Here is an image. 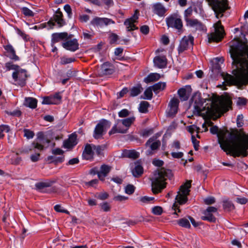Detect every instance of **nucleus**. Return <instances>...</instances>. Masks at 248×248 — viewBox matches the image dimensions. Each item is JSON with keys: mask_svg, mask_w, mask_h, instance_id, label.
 Listing matches in <instances>:
<instances>
[{"mask_svg": "<svg viewBox=\"0 0 248 248\" xmlns=\"http://www.w3.org/2000/svg\"><path fill=\"white\" fill-rule=\"evenodd\" d=\"M232 64L235 69L232 71L235 77L222 73L221 74L224 82L228 85H235L237 83L247 85L248 84V45L238 38L232 42L230 50Z\"/></svg>", "mask_w": 248, "mask_h": 248, "instance_id": "f257e3e1", "label": "nucleus"}, {"mask_svg": "<svg viewBox=\"0 0 248 248\" xmlns=\"http://www.w3.org/2000/svg\"><path fill=\"white\" fill-rule=\"evenodd\" d=\"M217 136L220 147L227 155H230L234 157L237 152L236 145L238 143L239 134L229 132L227 129L219 130Z\"/></svg>", "mask_w": 248, "mask_h": 248, "instance_id": "f03ea898", "label": "nucleus"}, {"mask_svg": "<svg viewBox=\"0 0 248 248\" xmlns=\"http://www.w3.org/2000/svg\"><path fill=\"white\" fill-rule=\"evenodd\" d=\"M173 176L171 170L164 168L158 169L154 172L152 181V190L154 194L160 193L166 187V181L170 179Z\"/></svg>", "mask_w": 248, "mask_h": 248, "instance_id": "7ed1b4c3", "label": "nucleus"}, {"mask_svg": "<svg viewBox=\"0 0 248 248\" xmlns=\"http://www.w3.org/2000/svg\"><path fill=\"white\" fill-rule=\"evenodd\" d=\"M214 11L217 18H221L224 13L230 8L227 0H206Z\"/></svg>", "mask_w": 248, "mask_h": 248, "instance_id": "20e7f679", "label": "nucleus"}, {"mask_svg": "<svg viewBox=\"0 0 248 248\" xmlns=\"http://www.w3.org/2000/svg\"><path fill=\"white\" fill-rule=\"evenodd\" d=\"M238 143L236 145L235 155L237 157H246L248 155V134H239Z\"/></svg>", "mask_w": 248, "mask_h": 248, "instance_id": "39448f33", "label": "nucleus"}, {"mask_svg": "<svg viewBox=\"0 0 248 248\" xmlns=\"http://www.w3.org/2000/svg\"><path fill=\"white\" fill-rule=\"evenodd\" d=\"M49 142V140L44 139V135L42 133H40L38 134L37 138L32 142L31 145L30 147L22 148L20 151V153L28 154L29 152L36 149L41 151L44 150V146L43 144L45 142L48 143Z\"/></svg>", "mask_w": 248, "mask_h": 248, "instance_id": "423d86ee", "label": "nucleus"}, {"mask_svg": "<svg viewBox=\"0 0 248 248\" xmlns=\"http://www.w3.org/2000/svg\"><path fill=\"white\" fill-rule=\"evenodd\" d=\"M191 180L187 181L186 183L181 186L179 191L177 192V195L175 200L179 204L182 205L186 203L187 200V196L190 191L189 188L191 186Z\"/></svg>", "mask_w": 248, "mask_h": 248, "instance_id": "0eeeda50", "label": "nucleus"}, {"mask_svg": "<svg viewBox=\"0 0 248 248\" xmlns=\"http://www.w3.org/2000/svg\"><path fill=\"white\" fill-rule=\"evenodd\" d=\"M232 102L231 98L228 95H226L222 97L218 103L217 102L213 103L212 107L217 111L225 113L229 111L230 109L232 108Z\"/></svg>", "mask_w": 248, "mask_h": 248, "instance_id": "6e6552de", "label": "nucleus"}, {"mask_svg": "<svg viewBox=\"0 0 248 248\" xmlns=\"http://www.w3.org/2000/svg\"><path fill=\"white\" fill-rule=\"evenodd\" d=\"M215 32L208 34L209 43L219 42L221 41L224 35V30L220 20L214 25Z\"/></svg>", "mask_w": 248, "mask_h": 248, "instance_id": "1a4fd4ad", "label": "nucleus"}, {"mask_svg": "<svg viewBox=\"0 0 248 248\" xmlns=\"http://www.w3.org/2000/svg\"><path fill=\"white\" fill-rule=\"evenodd\" d=\"M191 102L194 103L193 114L195 115L201 116L202 111L205 110V107L201 108L205 102L204 99L202 97L201 93L199 92L195 93L190 99V103Z\"/></svg>", "mask_w": 248, "mask_h": 248, "instance_id": "9d476101", "label": "nucleus"}, {"mask_svg": "<svg viewBox=\"0 0 248 248\" xmlns=\"http://www.w3.org/2000/svg\"><path fill=\"white\" fill-rule=\"evenodd\" d=\"M111 123L108 121L103 119L98 123L94 130L93 137L95 139L101 138L105 135L108 128L110 127Z\"/></svg>", "mask_w": 248, "mask_h": 248, "instance_id": "9b49d317", "label": "nucleus"}, {"mask_svg": "<svg viewBox=\"0 0 248 248\" xmlns=\"http://www.w3.org/2000/svg\"><path fill=\"white\" fill-rule=\"evenodd\" d=\"M166 24L168 28H172L180 32L183 28V22L180 16L177 14L170 15L166 19Z\"/></svg>", "mask_w": 248, "mask_h": 248, "instance_id": "f8f14e48", "label": "nucleus"}, {"mask_svg": "<svg viewBox=\"0 0 248 248\" xmlns=\"http://www.w3.org/2000/svg\"><path fill=\"white\" fill-rule=\"evenodd\" d=\"M135 117H129L123 120H119L121 122L123 125L126 127V128H121L119 126H117V124L114 125L110 131H109L108 134L109 135L114 134L116 133H126L128 128L135 121Z\"/></svg>", "mask_w": 248, "mask_h": 248, "instance_id": "ddd939ff", "label": "nucleus"}, {"mask_svg": "<svg viewBox=\"0 0 248 248\" xmlns=\"http://www.w3.org/2000/svg\"><path fill=\"white\" fill-rule=\"evenodd\" d=\"M27 71L19 67L16 71L12 74V78L15 81H18V84L21 86H24L28 78Z\"/></svg>", "mask_w": 248, "mask_h": 248, "instance_id": "4468645a", "label": "nucleus"}, {"mask_svg": "<svg viewBox=\"0 0 248 248\" xmlns=\"http://www.w3.org/2000/svg\"><path fill=\"white\" fill-rule=\"evenodd\" d=\"M194 44V37L189 35L188 36H185L181 40L178 47L179 54L182 53L187 50L189 47L192 46Z\"/></svg>", "mask_w": 248, "mask_h": 248, "instance_id": "2eb2a0df", "label": "nucleus"}, {"mask_svg": "<svg viewBox=\"0 0 248 248\" xmlns=\"http://www.w3.org/2000/svg\"><path fill=\"white\" fill-rule=\"evenodd\" d=\"M155 138L153 136L148 139L145 143L146 147L149 146L150 149L146 152V155H151L155 153V151L157 150L161 145V142L159 140L155 141Z\"/></svg>", "mask_w": 248, "mask_h": 248, "instance_id": "dca6fc26", "label": "nucleus"}, {"mask_svg": "<svg viewBox=\"0 0 248 248\" xmlns=\"http://www.w3.org/2000/svg\"><path fill=\"white\" fill-rule=\"evenodd\" d=\"M179 101L175 97L172 98L169 104V108L167 111V116L168 117H174L177 113Z\"/></svg>", "mask_w": 248, "mask_h": 248, "instance_id": "f3484780", "label": "nucleus"}, {"mask_svg": "<svg viewBox=\"0 0 248 248\" xmlns=\"http://www.w3.org/2000/svg\"><path fill=\"white\" fill-rule=\"evenodd\" d=\"M115 72L113 65L109 62H105L101 66L98 75L99 77L110 75Z\"/></svg>", "mask_w": 248, "mask_h": 248, "instance_id": "a211bd4d", "label": "nucleus"}, {"mask_svg": "<svg viewBox=\"0 0 248 248\" xmlns=\"http://www.w3.org/2000/svg\"><path fill=\"white\" fill-rule=\"evenodd\" d=\"M65 41L62 43V46L64 48L72 52H75L79 49V44L77 39Z\"/></svg>", "mask_w": 248, "mask_h": 248, "instance_id": "6ab92c4d", "label": "nucleus"}, {"mask_svg": "<svg viewBox=\"0 0 248 248\" xmlns=\"http://www.w3.org/2000/svg\"><path fill=\"white\" fill-rule=\"evenodd\" d=\"M115 22L112 19L106 17H95L91 21V24L94 26H102L104 25L107 26L110 24H114Z\"/></svg>", "mask_w": 248, "mask_h": 248, "instance_id": "aec40b11", "label": "nucleus"}, {"mask_svg": "<svg viewBox=\"0 0 248 248\" xmlns=\"http://www.w3.org/2000/svg\"><path fill=\"white\" fill-rule=\"evenodd\" d=\"M77 135L75 133L71 134L68 139L64 140L63 143V147L66 149H72L77 144Z\"/></svg>", "mask_w": 248, "mask_h": 248, "instance_id": "412c9836", "label": "nucleus"}, {"mask_svg": "<svg viewBox=\"0 0 248 248\" xmlns=\"http://www.w3.org/2000/svg\"><path fill=\"white\" fill-rule=\"evenodd\" d=\"M187 26L195 28L196 30L202 31L206 30L205 26L203 24L197 19H191L188 20L186 23Z\"/></svg>", "mask_w": 248, "mask_h": 248, "instance_id": "4be33fe9", "label": "nucleus"}, {"mask_svg": "<svg viewBox=\"0 0 248 248\" xmlns=\"http://www.w3.org/2000/svg\"><path fill=\"white\" fill-rule=\"evenodd\" d=\"M154 63L155 67L164 68L167 65V59L165 56H157L154 59Z\"/></svg>", "mask_w": 248, "mask_h": 248, "instance_id": "5701e85b", "label": "nucleus"}, {"mask_svg": "<svg viewBox=\"0 0 248 248\" xmlns=\"http://www.w3.org/2000/svg\"><path fill=\"white\" fill-rule=\"evenodd\" d=\"M68 36V33L66 32L60 33H54L52 34L51 46L53 47L54 45L61 40H65V38Z\"/></svg>", "mask_w": 248, "mask_h": 248, "instance_id": "b1692460", "label": "nucleus"}, {"mask_svg": "<svg viewBox=\"0 0 248 248\" xmlns=\"http://www.w3.org/2000/svg\"><path fill=\"white\" fill-rule=\"evenodd\" d=\"M153 12L159 16H163L166 12L165 7L160 3L154 4L153 6Z\"/></svg>", "mask_w": 248, "mask_h": 248, "instance_id": "393cba45", "label": "nucleus"}, {"mask_svg": "<svg viewBox=\"0 0 248 248\" xmlns=\"http://www.w3.org/2000/svg\"><path fill=\"white\" fill-rule=\"evenodd\" d=\"M93 147L90 144H87L85 145L84 150L82 153V157L86 160H90L93 158Z\"/></svg>", "mask_w": 248, "mask_h": 248, "instance_id": "a878e982", "label": "nucleus"}, {"mask_svg": "<svg viewBox=\"0 0 248 248\" xmlns=\"http://www.w3.org/2000/svg\"><path fill=\"white\" fill-rule=\"evenodd\" d=\"M55 22L57 23L59 27H62L65 24V22L63 19V15L62 12L58 9L54 15L53 17Z\"/></svg>", "mask_w": 248, "mask_h": 248, "instance_id": "bb28decb", "label": "nucleus"}, {"mask_svg": "<svg viewBox=\"0 0 248 248\" xmlns=\"http://www.w3.org/2000/svg\"><path fill=\"white\" fill-rule=\"evenodd\" d=\"M135 166L132 170V173L134 177L135 178L140 177L143 173V168L140 164L139 161L135 163Z\"/></svg>", "mask_w": 248, "mask_h": 248, "instance_id": "cd10ccee", "label": "nucleus"}, {"mask_svg": "<svg viewBox=\"0 0 248 248\" xmlns=\"http://www.w3.org/2000/svg\"><path fill=\"white\" fill-rule=\"evenodd\" d=\"M3 47L7 52L9 54L8 56L11 59L15 61H18L19 60V57L16 55V51L11 45L8 44L4 46Z\"/></svg>", "mask_w": 248, "mask_h": 248, "instance_id": "c85d7f7f", "label": "nucleus"}, {"mask_svg": "<svg viewBox=\"0 0 248 248\" xmlns=\"http://www.w3.org/2000/svg\"><path fill=\"white\" fill-rule=\"evenodd\" d=\"M137 19L133 18V17H130L126 19L124 22V24L126 26L127 31H130L137 30L138 28L134 24V23L137 22Z\"/></svg>", "mask_w": 248, "mask_h": 248, "instance_id": "c756f323", "label": "nucleus"}, {"mask_svg": "<svg viewBox=\"0 0 248 248\" xmlns=\"http://www.w3.org/2000/svg\"><path fill=\"white\" fill-rule=\"evenodd\" d=\"M122 155L124 157L135 159L139 158L140 154L135 150H125L123 151Z\"/></svg>", "mask_w": 248, "mask_h": 248, "instance_id": "7c9ffc66", "label": "nucleus"}, {"mask_svg": "<svg viewBox=\"0 0 248 248\" xmlns=\"http://www.w3.org/2000/svg\"><path fill=\"white\" fill-rule=\"evenodd\" d=\"M37 100L33 97H26L25 98V102L24 105L32 109L35 108L37 107Z\"/></svg>", "mask_w": 248, "mask_h": 248, "instance_id": "2f4dec72", "label": "nucleus"}, {"mask_svg": "<svg viewBox=\"0 0 248 248\" xmlns=\"http://www.w3.org/2000/svg\"><path fill=\"white\" fill-rule=\"evenodd\" d=\"M47 160L49 161V163H54L57 165L58 163H62L64 160V156H56L53 155L48 156L47 157Z\"/></svg>", "mask_w": 248, "mask_h": 248, "instance_id": "473e14b6", "label": "nucleus"}, {"mask_svg": "<svg viewBox=\"0 0 248 248\" xmlns=\"http://www.w3.org/2000/svg\"><path fill=\"white\" fill-rule=\"evenodd\" d=\"M161 77L158 73H150L147 77L144 78V82L149 83L152 82L157 81Z\"/></svg>", "mask_w": 248, "mask_h": 248, "instance_id": "72a5a7b5", "label": "nucleus"}, {"mask_svg": "<svg viewBox=\"0 0 248 248\" xmlns=\"http://www.w3.org/2000/svg\"><path fill=\"white\" fill-rule=\"evenodd\" d=\"M143 88L140 84L133 87L130 91V96L132 97L136 96L140 94Z\"/></svg>", "mask_w": 248, "mask_h": 248, "instance_id": "f704fd0d", "label": "nucleus"}, {"mask_svg": "<svg viewBox=\"0 0 248 248\" xmlns=\"http://www.w3.org/2000/svg\"><path fill=\"white\" fill-rule=\"evenodd\" d=\"M150 107V104L147 101H142L140 102L139 107V111L140 113H146L148 112V108Z\"/></svg>", "mask_w": 248, "mask_h": 248, "instance_id": "c9c22d12", "label": "nucleus"}, {"mask_svg": "<svg viewBox=\"0 0 248 248\" xmlns=\"http://www.w3.org/2000/svg\"><path fill=\"white\" fill-rule=\"evenodd\" d=\"M177 223L180 226L184 228L190 229L191 227V225L188 217L187 218L186 217H184L179 219L177 220Z\"/></svg>", "mask_w": 248, "mask_h": 248, "instance_id": "e433bc0d", "label": "nucleus"}, {"mask_svg": "<svg viewBox=\"0 0 248 248\" xmlns=\"http://www.w3.org/2000/svg\"><path fill=\"white\" fill-rule=\"evenodd\" d=\"M166 86L165 82H159L151 86V87L154 92H156L158 91L163 90L165 88Z\"/></svg>", "mask_w": 248, "mask_h": 248, "instance_id": "4c0bfd02", "label": "nucleus"}, {"mask_svg": "<svg viewBox=\"0 0 248 248\" xmlns=\"http://www.w3.org/2000/svg\"><path fill=\"white\" fill-rule=\"evenodd\" d=\"M223 203V208L227 211H231L235 208L234 204L229 200H224Z\"/></svg>", "mask_w": 248, "mask_h": 248, "instance_id": "58836bf2", "label": "nucleus"}, {"mask_svg": "<svg viewBox=\"0 0 248 248\" xmlns=\"http://www.w3.org/2000/svg\"><path fill=\"white\" fill-rule=\"evenodd\" d=\"M178 94L181 101H186L188 98V94L185 88H181L178 91Z\"/></svg>", "mask_w": 248, "mask_h": 248, "instance_id": "ea45409f", "label": "nucleus"}, {"mask_svg": "<svg viewBox=\"0 0 248 248\" xmlns=\"http://www.w3.org/2000/svg\"><path fill=\"white\" fill-rule=\"evenodd\" d=\"M204 215V216L202 217V219L203 220H207L210 222H215L216 221V218L212 214H209L208 213L203 212Z\"/></svg>", "mask_w": 248, "mask_h": 248, "instance_id": "a19ab883", "label": "nucleus"}, {"mask_svg": "<svg viewBox=\"0 0 248 248\" xmlns=\"http://www.w3.org/2000/svg\"><path fill=\"white\" fill-rule=\"evenodd\" d=\"M51 184V182H39L35 184V186L37 189L42 190L45 187H50Z\"/></svg>", "mask_w": 248, "mask_h": 248, "instance_id": "79ce46f5", "label": "nucleus"}, {"mask_svg": "<svg viewBox=\"0 0 248 248\" xmlns=\"http://www.w3.org/2000/svg\"><path fill=\"white\" fill-rule=\"evenodd\" d=\"M152 89L151 87L147 88L144 92V97L143 98L145 99L151 100L153 97Z\"/></svg>", "mask_w": 248, "mask_h": 248, "instance_id": "37998d69", "label": "nucleus"}, {"mask_svg": "<svg viewBox=\"0 0 248 248\" xmlns=\"http://www.w3.org/2000/svg\"><path fill=\"white\" fill-rule=\"evenodd\" d=\"M111 170V167L108 165L103 164L100 167V171L99 172L101 174H104L105 176H107Z\"/></svg>", "mask_w": 248, "mask_h": 248, "instance_id": "c03bdc74", "label": "nucleus"}, {"mask_svg": "<svg viewBox=\"0 0 248 248\" xmlns=\"http://www.w3.org/2000/svg\"><path fill=\"white\" fill-rule=\"evenodd\" d=\"M212 72L216 75L219 74L221 75L222 73H221L220 65L218 63L214 64L212 68Z\"/></svg>", "mask_w": 248, "mask_h": 248, "instance_id": "a18cd8bd", "label": "nucleus"}, {"mask_svg": "<svg viewBox=\"0 0 248 248\" xmlns=\"http://www.w3.org/2000/svg\"><path fill=\"white\" fill-rule=\"evenodd\" d=\"M76 61L74 58H67L65 56H63L61 58V64L64 65L68 63L74 62Z\"/></svg>", "mask_w": 248, "mask_h": 248, "instance_id": "49530a36", "label": "nucleus"}, {"mask_svg": "<svg viewBox=\"0 0 248 248\" xmlns=\"http://www.w3.org/2000/svg\"><path fill=\"white\" fill-rule=\"evenodd\" d=\"M153 132V128L144 129L141 131L140 135L144 138H146L152 134Z\"/></svg>", "mask_w": 248, "mask_h": 248, "instance_id": "de8ad7c7", "label": "nucleus"}, {"mask_svg": "<svg viewBox=\"0 0 248 248\" xmlns=\"http://www.w3.org/2000/svg\"><path fill=\"white\" fill-rule=\"evenodd\" d=\"M192 13V9L191 7H189L185 11L184 18L186 22V23L188 20H191L192 18H190Z\"/></svg>", "mask_w": 248, "mask_h": 248, "instance_id": "09e8293b", "label": "nucleus"}, {"mask_svg": "<svg viewBox=\"0 0 248 248\" xmlns=\"http://www.w3.org/2000/svg\"><path fill=\"white\" fill-rule=\"evenodd\" d=\"M248 103V100L244 97H239L237 98L236 105L238 107H243L246 106Z\"/></svg>", "mask_w": 248, "mask_h": 248, "instance_id": "8fccbe9b", "label": "nucleus"}, {"mask_svg": "<svg viewBox=\"0 0 248 248\" xmlns=\"http://www.w3.org/2000/svg\"><path fill=\"white\" fill-rule=\"evenodd\" d=\"M5 67L7 70H15L16 71L19 69V66L16 64H13L12 62H8L5 63Z\"/></svg>", "mask_w": 248, "mask_h": 248, "instance_id": "3c124183", "label": "nucleus"}, {"mask_svg": "<svg viewBox=\"0 0 248 248\" xmlns=\"http://www.w3.org/2000/svg\"><path fill=\"white\" fill-rule=\"evenodd\" d=\"M135 187L131 184L127 185L125 188V192L128 194L131 195L135 192Z\"/></svg>", "mask_w": 248, "mask_h": 248, "instance_id": "603ef678", "label": "nucleus"}, {"mask_svg": "<svg viewBox=\"0 0 248 248\" xmlns=\"http://www.w3.org/2000/svg\"><path fill=\"white\" fill-rule=\"evenodd\" d=\"M21 11L23 13V14L26 16L30 17L34 16L33 12L27 7H24L22 8Z\"/></svg>", "mask_w": 248, "mask_h": 248, "instance_id": "864d4df0", "label": "nucleus"}, {"mask_svg": "<svg viewBox=\"0 0 248 248\" xmlns=\"http://www.w3.org/2000/svg\"><path fill=\"white\" fill-rule=\"evenodd\" d=\"M53 98L51 96H46L44 97L42 101L43 104H57L56 101H53Z\"/></svg>", "mask_w": 248, "mask_h": 248, "instance_id": "5fc2aeb1", "label": "nucleus"}, {"mask_svg": "<svg viewBox=\"0 0 248 248\" xmlns=\"http://www.w3.org/2000/svg\"><path fill=\"white\" fill-rule=\"evenodd\" d=\"M23 132L24 133V137H26L28 139H32L34 136V132L30 129H24Z\"/></svg>", "mask_w": 248, "mask_h": 248, "instance_id": "6e6d98bb", "label": "nucleus"}, {"mask_svg": "<svg viewBox=\"0 0 248 248\" xmlns=\"http://www.w3.org/2000/svg\"><path fill=\"white\" fill-rule=\"evenodd\" d=\"M101 209L104 212H108L110 210V206L107 202H104L99 204Z\"/></svg>", "mask_w": 248, "mask_h": 248, "instance_id": "4d7b16f0", "label": "nucleus"}, {"mask_svg": "<svg viewBox=\"0 0 248 248\" xmlns=\"http://www.w3.org/2000/svg\"><path fill=\"white\" fill-rule=\"evenodd\" d=\"M152 211L155 215H161L163 212V208L158 206H155L152 208Z\"/></svg>", "mask_w": 248, "mask_h": 248, "instance_id": "13d9d810", "label": "nucleus"}, {"mask_svg": "<svg viewBox=\"0 0 248 248\" xmlns=\"http://www.w3.org/2000/svg\"><path fill=\"white\" fill-rule=\"evenodd\" d=\"M5 113L7 114L8 115L18 117H20L22 114L21 111L19 109H16L14 110L13 111H5Z\"/></svg>", "mask_w": 248, "mask_h": 248, "instance_id": "bf43d9fd", "label": "nucleus"}, {"mask_svg": "<svg viewBox=\"0 0 248 248\" xmlns=\"http://www.w3.org/2000/svg\"><path fill=\"white\" fill-rule=\"evenodd\" d=\"M237 126L240 128L243 126L244 124L243 123V116L242 114L238 115L237 117L236 120Z\"/></svg>", "mask_w": 248, "mask_h": 248, "instance_id": "052dcab7", "label": "nucleus"}, {"mask_svg": "<svg viewBox=\"0 0 248 248\" xmlns=\"http://www.w3.org/2000/svg\"><path fill=\"white\" fill-rule=\"evenodd\" d=\"M155 198L154 197H149L148 196L141 197L140 198V201L143 203H150L152 201H154Z\"/></svg>", "mask_w": 248, "mask_h": 248, "instance_id": "680f3d73", "label": "nucleus"}, {"mask_svg": "<svg viewBox=\"0 0 248 248\" xmlns=\"http://www.w3.org/2000/svg\"><path fill=\"white\" fill-rule=\"evenodd\" d=\"M61 208H62L61 206L59 204H57L54 207V209L56 212H60V213H65L68 215L70 213L68 211H67V210H65V209H62Z\"/></svg>", "mask_w": 248, "mask_h": 248, "instance_id": "e2e57ef3", "label": "nucleus"}, {"mask_svg": "<svg viewBox=\"0 0 248 248\" xmlns=\"http://www.w3.org/2000/svg\"><path fill=\"white\" fill-rule=\"evenodd\" d=\"M191 140L194 146V149L196 151H198L199 150V141L197 140L195 136L193 135H192L191 136Z\"/></svg>", "mask_w": 248, "mask_h": 248, "instance_id": "0e129e2a", "label": "nucleus"}, {"mask_svg": "<svg viewBox=\"0 0 248 248\" xmlns=\"http://www.w3.org/2000/svg\"><path fill=\"white\" fill-rule=\"evenodd\" d=\"M129 115V111L127 109H123L118 113L120 117H126Z\"/></svg>", "mask_w": 248, "mask_h": 248, "instance_id": "69168bd1", "label": "nucleus"}, {"mask_svg": "<svg viewBox=\"0 0 248 248\" xmlns=\"http://www.w3.org/2000/svg\"><path fill=\"white\" fill-rule=\"evenodd\" d=\"M64 10L67 13L69 18L72 17V13L71 6L69 4H66L64 6Z\"/></svg>", "mask_w": 248, "mask_h": 248, "instance_id": "338daca9", "label": "nucleus"}, {"mask_svg": "<svg viewBox=\"0 0 248 248\" xmlns=\"http://www.w3.org/2000/svg\"><path fill=\"white\" fill-rule=\"evenodd\" d=\"M204 203L207 205H210L215 202V199L213 197H209L204 200Z\"/></svg>", "mask_w": 248, "mask_h": 248, "instance_id": "774afa93", "label": "nucleus"}]
</instances>
